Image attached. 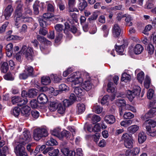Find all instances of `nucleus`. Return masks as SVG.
Here are the masks:
<instances>
[{
	"label": "nucleus",
	"instance_id": "30",
	"mask_svg": "<svg viewBox=\"0 0 156 156\" xmlns=\"http://www.w3.org/2000/svg\"><path fill=\"white\" fill-rule=\"evenodd\" d=\"M40 2L38 1H36L33 5V9L34 13L36 15H37L39 13V6Z\"/></svg>",
	"mask_w": 156,
	"mask_h": 156
},
{
	"label": "nucleus",
	"instance_id": "38",
	"mask_svg": "<svg viewBox=\"0 0 156 156\" xmlns=\"http://www.w3.org/2000/svg\"><path fill=\"white\" fill-rule=\"evenodd\" d=\"M147 50L149 54L152 55L154 51V47L152 44H149L147 46Z\"/></svg>",
	"mask_w": 156,
	"mask_h": 156
},
{
	"label": "nucleus",
	"instance_id": "11",
	"mask_svg": "<svg viewBox=\"0 0 156 156\" xmlns=\"http://www.w3.org/2000/svg\"><path fill=\"white\" fill-rule=\"evenodd\" d=\"M48 99L46 95L43 93L39 95L37 98L38 103L41 104H44L48 101Z\"/></svg>",
	"mask_w": 156,
	"mask_h": 156
},
{
	"label": "nucleus",
	"instance_id": "60",
	"mask_svg": "<svg viewBox=\"0 0 156 156\" xmlns=\"http://www.w3.org/2000/svg\"><path fill=\"white\" fill-rule=\"evenodd\" d=\"M92 120L94 122H98L101 120V118L99 115H95L93 116Z\"/></svg>",
	"mask_w": 156,
	"mask_h": 156
},
{
	"label": "nucleus",
	"instance_id": "58",
	"mask_svg": "<svg viewBox=\"0 0 156 156\" xmlns=\"http://www.w3.org/2000/svg\"><path fill=\"white\" fill-rule=\"evenodd\" d=\"M31 115L33 118L37 119L39 117V114L38 112L35 110H34L31 111Z\"/></svg>",
	"mask_w": 156,
	"mask_h": 156
},
{
	"label": "nucleus",
	"instance_id": "5",
	"mask_svg": "<svg viewBox=\"0 0 156 156\" xmlns=\"http://www.w3.org/2000/svg\"><path fill=\"white\" fill-rule=\"evenodd\" d=\"M122 139L124 141V145L127 148H130L133 147V140L127 133L124 134L122 137Z\"/></svg>",
	"mask_w": 156,
	"mask_h": 156
},
{
	"label": "nucleus",
	"instance_id": "33",
	"mask_svg": "<svg viewBox=\"0 0 156 156\" xmlns=\"http://www.w3.org/2000/svg\"><path fill=\"white\" fill-rule=\"evenodd\" d=\"M60 130L58 129H55L53 130L52 132V134L54 136H56L60 139H61V136Z\"/></svg>",
	"mask_w": 156,
	"mask_h": 156
},
{
	"label": "nucleus",
	"instance_id": "61",
	"mask_svg": "<svg viewBox=\"0 0 156 156\" xmlns=\"http://www.w3.org/2000/svg\"><path fill=\"white\" fill-rule=\"evenodd\" d=\"M153 94L154 90L151 89L149 90L147 94V98L149 99H151L153 96Z\"/></svg>",
	"mask_w": 156,
	"mask_h": 156
},
{
	"label": "nucleus",
	"instance_id": "16",
	"mask_svg": "<svg viewBox=\"0 0 156 156\" xmlns=\"http://www.w3.org/2000/svg\"><path fill=\"white\" fill-rule=\"evenodd\" d=\"M146 136L144 132H140L138 134V140L139 144L143 143L146 140Z\"/></svg>",
	"mask_w": 156,
	"mask_h": 156
},
{
	"label": "nucleus",
	"instance_id": "17",
	"mask_svg": "<svg viewBox=\"0 0 156 156\" xmlns=\"http://www.w3.org/2000/svg\"><path fill=\"white\" fill-rule=\"evenodd\" d=\"M105 121L108 124H112L115 122V118L112 115H108L106 116L104 118Z\"/></svg>",
	"mask_w": 156,
	"mask_h": 156
},
{
	"label": "nucleus",
	"instance_id": "25",
	"mask_svg": "<svg viewBox=\"0 0 156 156\" xmlns=\"http://www.w3.org/2000/svg\"><path fill=\"white\" fill-rule=\"evenodd\" d=\"M58 103L56 101L51 102L48 107L49 110L51 112H54L56 110Z\"/></svg>",
	"mask_w": 156,
	"mask_h": 156
},
{
	"label": "nucleus",
	"instance_id": "15",
	"mask_svg": "<svg viewBox=\"0 0 156 156\" xmlns=\"http://www.w3.org/2000/svg\"><path fill=\"white\" fill-rule=\"evenodd\" d=\"M144 50L143 46L140 44H137L134 47L133 50L135 54L138 55L140 54Z\"/></svg>",
	"mask_w": 156,
	"mask_h": 156
},
{
	"label": "nucleus",
	"instance_id": "22",
	"mask_svg": "<svg viewBox=\"0 0 156 156\" xmlns=\"http://www.w3.org/2000/svg\"><path fill=\"white\" fill-rule=\"evenodd\" d=\"M30 108L28 106L26 105L22 107L21 110V113L23 115L27 116L29 114Z\"/></svg>",
	"mask_w": 156,
	"mask_h": 156
},
{
	"label": "nucleus",
	"instance_id": "27",
	"mask_svg": "<svg viewBox=\"0 0 156 156\" xmlns=\"http://www.w3.org/2000/svg\"><path fill=\"white\" fill-rule=\"evenodd\" d=\"M41 83L44 85H47L51 83V80L48 76H43L41 79Z\"/></svg>",
	"mask_w": 156,
	"mask_h": 156
},
{
	"label": "nucleus",
	"instance_id": "50",
	"mask_svg": "<svg viewBox=\"0 0 156 156\" xmlns=\"http://www.w3.org/2000/svg\"><path fill=\"white\" fill-rule=\"evenodd\" d=\"M38 101L36 100L33 99L30 102V104L33 108H35L38 106Z\"/></svg>",
	"mask_w": 156,
	"mask_h": 156
},
{
	"label": "nucleus",
	"instance_id": "51",
	"mask_svg": "<svg viewBox=\"0 0 156 156\" xmlns=\"http://www.w3.org/2000/svg\"><path fill=\"white\" fill-rule=\"evenodd\" d=\"M20 109L17 107H15L13 109L12 113L15 117L17 116L20 114Z\"/></svg>",
	"mask_w": 156,
	"mask_h": 156
},
{
	"label": "nucleus",
	"instance_id": "37",
	"mask_svg": "<svg viewBox=\"0 0 156 156\" xmlns=\"http://www.w3.org/2000/svg\"><path fill=\"white\" fill-rule=\"evenodd\" d=\"M124 47L123 45L116 46L115 49L116 52L119 55H122L124 51Z\"/></svg>",
	"mask_w": 156,
	"mask_h": 156
},
{
	"label": "nucleus",
	"instance_id": "8",
	"mask_svg": "<svg viewBox=\"0 0 156 156\" xmlns=\"http://www.w3.org/2000/svg\"><path fill=\"white\" fill-rule=\"evenodd\" d=\"M140 92V88L138 87L137 90H134L133 91L128 90L126 93V95L130 101H131L136 95H138Z\"/></svg>",
	"mask_w": 156,
	"mask_h": 156
},
{
	"label": "nucleus",
	"instance_id": "52",
	"mask_svg": "<svg viewBox=\"0 0 156 156\" xmlns=\"http://www.w3.org/2000/svg\"><path fill=\"white\" fill-rule=\"evenodd\" d=\"M29 76V75H28L27 74L24 72V71L23 73L19 75V77L21 79H26Z\"/></svg>",
	"mask_w": 156,
	"mask_h": 156
},
{
	"label": "nucleus",
	"instance_id": "9",
	"mask_svg": "<svg viewBox=\"0 0 156 156\" xmlns=\"http://www.w3.org/2000/svg\"><path fill=\"white\" fill-rule=\"evenodd\" d=\"M154 115H156V108L151 109L144 115H142L141 116V119L143 120H146L153 117Z\"/></svg>",
	"mask_w": 156,
	"mask_h": 156
},
{
	"label": "nucleus",
	"instance_id": "48",
	"mask_svg": "<svg viewBox=\"0 0 156 156\" xmlns=\"http://www.w3.org/2000/svg\"><path fill=\"white\" fill-rule=\"evenodd\" d=\"M4 78L6 80H13L14 79V77L11 73H8L4 76Z\"/></svg>",
	"mask_w": 156,
	"mask_h": 156
},
{
	"label": "nucleus",
	"instance_id": "43",
	"mask_svg": "<svg viewBox=\"0 0 156 156\" xmlns=\"http://www.w3.org/2000/svg\"><path fill=\"white\" fill-rule=\"evenodd\" d=\"M50 151L48 154L51 156H56L59 152V151L58 149L53 150V148Z\"/></svg>",
	"mask_w": 156,
	"mask_h": 156
},
{
	"label": "nucleus",
	"instance_id": "10",
	"mask_svg": "<svg viewBox=\"0 0 156 156\" xmlns=\"http://www.w3.org/2000/svg\"><path fill=\"white\" fill-rule=\"evenodd\" d=\"M112 32L113 37H118L120 36L121 32V29L118 24H115L114 25L112 28Z\"/></svg>",
	"mask_w": 156,
	"mask_h": 156
},
{
	"label": "nucleus",
	"instance_id": "4",
	"mask_svg": "<svg viewBox=\"0 0 156 156\" xmlns=\"http://www.w3.org/2000/svg\"><path fill=\"white\" fill-rule=\"evenodd\" d=\"M33 134L34 139L38 140L42 137L48 136V133L45 128H38L34 130Z\"/></svg>",
	"mask_w": 156,
	"mask_h": 156
},
{
	"label": "nucleus",
	"instance_id": "46",
	"mask_svg": "<svg viewBox=\"0 0 156 156\" xmlns=\"http://www.w3.org/2000/svg\"><path fill=\"white\" fill-rule=\"evenodd\" d=\"M116 103L117 105L121 106L125 105L126 101L123 98H119L116 100Z\"/></svg>",
	"mask_w": 156,
	"mask_h": 156
},
{
	"label": "nucleus",
	"instance_id": "54",
	"mask_svg": "<svg viewBox=\"0 0 156 156\" xmlns=\"http://www.w3.org/2000/svg\"><path fill=\"white\" fill-rule=\"evenodd\" d=\"M109 97L108 96L106 95L102 99L101 103V104L104 105L106 104L108 101V99Z\"/></svg>",
	"mask_w": 156,
	"mask_h": 156
},
{
	"label": "nucleus",
	"instance_id": "45",
	"mask_svg": "<svg viewBox=\"0 0 156 156\" xmlns=\"http://www.w3.org/2000/svg\"><path fill=\"white\" fill-rule=\"evenodd\" d=\"M144 78V73L143 72H141L138 73L137 75V78L140 83L142 82Z\"/></svg>",
	"mask_w": 156,
	"mask_h": 156
},
{
	"label": "nucleus",
	"instance_id": "56",
	"mask_svg": "<svg viewBox=\"0 0 156 156\" xmlns=\"http://www.w3.org/2000/svg\"><path fill=\"white\" fill-rule=\"evenodd\" d=\"M133 154L134 155H136L139 153L140 151V149L139 147H136L133 148L132 150H130Z\"/></svg>",
	"mask_w": 156,
	"mask_h": 156
},
{
	"label": "nucleus",
	"instance_id": "1",
	"mask_svg": "<svg viewBox=\"0 0 156 156\" xmlns=\"http://www.w3.org/2000/svg\"><path fill=\"white\" fill-rule=\"evenodd\" d=\"M23 141H20L14 149V152L17 156H27L25 148L23 145H25L30 140L31 136L28 131H24L23 133Z\"/></svg>",
	"mask_w": 156,
	"mask_h": 156
},
{
	"label": "nucleus",
	"instance_id": "20",
	"mask_svg": "<svg viewBox=\"0 0 156 156\" xmlns=\"http://www.w3.org/2000/svg\"><path fill=\"white\" fill-rule=\"evenodd\" d=\"M38 92V90L35 89H32L30 90L27 92L28 97L30 98H34Z\"/></svg>",
	"mask_w": 156,
	"mask_h": 156
},
{
	"label": "nucleus",
	"instance_id": "7",
	"mask_svg": "<svg viewBox=\"0 0 156 156\" xmlns=\"http://www.w3.org/2000/svg\"><path fill=\"white\" fill-rule=\"evenodd\" d=\"M11 101L13 104L18 103L17 105L18 106H21L26 104L27 101V99H23L19 97L15 96L12 98Z\"/></svg>",
	"mask_w": 156,
	"mask_h": 156
},
{
	"label": "nucleus",
	"instance_id": "12",
	"mask_svg": "<svg viewBox=\"0 0 156 156\" xmlns=\"http://www.w3.org/2000/svg\"><path fill=\"white\" fill-rule=\"evenodd\" d=\"M72 134V135L71 136L68 131L66 130H63L61 133V137H62L61 140L62 139V138L64 137H65L68 139L73 140L74 139V134Z\"/></svg>",
	"mask_w": 156,
	"mask_h": 156
},
{
	"label": "nucleus",
	"instance_id": "3",
	"mask_svg": "<svg viewBox=\"0 0 156 156\" xmlns=\"http://www.w3.org/2000/svg\"><path fill=\"white\" fill-rule=\"evenodd\" d=\"M146 127L147 134L150 136H156V130H151V127H154L156 126V122L152 120H148L145 121L143 124Z\"/></svg>",
	"mask_w": 156,
	"mask_h": 156
},
{
	"label": "nucleus",
	"instance_id": "55",
	"mask_svg": "<svg viewBox=\"0 0 156 156\" xmlns=\"http://www.w3.org/2000/svg\"><path fill=\"white\" fill-rule=\"evenodd\" d=\"M9 24L8 22H5L0 27V32L2 33L5 30L6 28L7 27Z\"/></svg>",
	"mask_w": 156,
	"mask_h": 156
},
{
	"label": "nucleus",
	"instance_id": "31",
	"mask_svg": "<svg viewBox=\"0 0 156 156\" xmlns=\"http://www.w3.org/2000/svg\"><path fill=\"white\" fill-rule=\"evenodd\" d=\"M115 86L114 85L113 83L109 82L108 84L107 91L109 92H113L115 90Z\"/></svg>",
	"mask_w": 156,
	"mask_h": 156
},
{
	"label": "nucleus",
	"instance_id": "19",
	"mask_svg": "<svg viewBox=\"0 0 156 156\" xmlns=\"http://www.w3.org/2000/svg\"><path fill=\"white\" fill-rule=\"evenodd\" d=\"M92 84L89 81H87L84 82L82 85V87L84 90L88 91L91 89L92 87Z\"/></svg>",
	"mask_w": 156,
	"mask_h": 156
},
{
	"label": "nucleus",
	"instance_id": "57",
	"mask_svg": "<svg viewBox=\"0 0 156 156\" xmlns=\"http://www.w3.org/2000/svg\"><path fill=\"white\" fill-rule=\"evenodd\" d=\"M52 15L49 13H45L43 15V19L48 21L47 19L51 18L52 17Z\"/></svg>",
	"mask_w": 156,
	"mask_h": 156
},
{
	"label": "nucleus",
	"instance_id": "13",
	"mask_svg": "<svg viewBox=\"0 0 156 156\" xmlns=\"http://www.w3.org/2000/svg\"><path fill=\"white\" fill-rule=\"evenodd\" d=\"M13 11V9L11 5H8L6 7L4 13V15L6 19L8 20L9 18Z\"/></svg>",
	"mask_w": 156,
	"mask_h": 156
},
{
	"label": "nucleus",
	"instance_id": "26",
	"mask_svg": "<svg viewBox=\"0 0 156 156\" xmlns=\"http://www.w3.org/2000/svg\"><path fill=\"white\" fill-rule=\"evenodd\" d=\"M131 77L130 75L124 73L122 75L121 80L122 81L127 82L130 80Z\"/></svg>",
	"mask_w": 156,
	"mask_h": 156
},
{
	"label": "nucleus",
	"instance_id": "59",
	"mask_svg": "<svg viewBox=\"0 0 156 156\" xmlns=\"http://www.w3.org/2000/svg\"><path fill=\"white\" fill-rule=\"evenodd\" d=\"M125 106L126 110L131 111L133 112H136V109L133 107L129 105H125Z\"/></svg>",
	"mask_w": 156,
	"mask_h": 156
},
{
	"label": "nucleus",
	"instance_id": "42",
	"mask_svg": "<svg viewBox=\"0 0 156 156\" xmlns=\"http://www.w3.org/2000/svg\"><path fill=\"white\" fill-rule=\"evenodd\" d=\"M23 18L14 17V24L17 28H18L20 26Z\"/></svg>",
	"mask_w": 156,
	"mask_h": 156
},
{
	"label": "nucleus",
	"instance_id": "14",
	"mask_svg": "<svg viewBox=\"0 0 156 156\" xmlns=\"http://www.w3.org/2000/svg\"><path fill=\"white\" fill-rule=\"evenodd\" d=\"M75 88L74 92L78 96H83L85 94V90L82 86H77Z\"/></svg>",
	"mask_w": 156,
	"mask_h": 156
},
{
	"label": "nucleus",
	"instance_id": "18",
	"mask_svg": "<svg viewBox=\"0 0 156 156\" xmlns=\"http://www.w3.org/2000/svg\"><path fill=\"white\" fill-rule=\"evenodd\" d=\"M24 72H26L29 76L33 75L34 73L33 68L31 66H26L25 67Z\"/></svg>",
	"mask_w": 156,
	"mask_h": 156
},
{
	"label": "nucleus",
	"instance_id": "49",
	"mask_svg": "<svg viewBox=\"0 0 156 156\" xmlns=\"http://www.w3.org/2000/svg\"><path fill=\"white\" fill-rule=\"evenodd\" d=\"M40 25L41 27H42L43 28L45 27L47 25V21L43 19V18L40 19L39 20Z\"/></svg>",
	"mask_w": 156,
	"mask_h": 156
},
{
	"label": "nucleus",
	"instance_id": "2",
	"mask_svg": "<svg viewBox=\"0 0 156 156\" xmlns=\"http://www.w3.org/2000/svg\"><path fill=\"white\" fill-rule=\"evenodd\" d=\"M88 77V74L87 72H76L71 74L67 79V81L71 82V86L74 87L80 85L83 81V79Z\"/></svg>",
	"mask_w": 156,
	"mask_h": 156
},
{
	"label": "nucleus",
	"instance_id": "21",
	"mask_svg": "<svg viewBox=\"0 0 156 156\" xmlns=\"http://www.w3.org/2000/svg\"><path fill=\"white\" fill-rule=\"evenodd\" d=\"M87 2L85 0H80L79 1L78 8L81 11L83 10L87 6Z\"/></svg>",
	"mask_w": 156,
	"mask_h": 156
},
{
	"label": "nucleus",
	"instance_id": "35",
	"mask_svg": "<svg viewBox=\"0 0 156 156\" xmlns=\"http://www.w3.org/2000/svg\"><path fill=\"white\" fill-rule=\"evenodd\" d=\"M102 111V108L98 105L94 106L92 108V111L96 113L99 114Z\"/></svg>",
	"mask_w": 156,
	"mask_h": 156
},
{
	"label": "nucleus",
	"instance_id": "23",
	"mask_svg": "<svg viewBox=\"0 0 156 156\" xmlns=\"http://www.w3.org/2000/svg\"><path fill=\"white\" fill-rule=\"evenodd\" d=\"M139 129V127L138 126L133 125L128 127L127 130L129 133L134 134Z\"/></svg>",
	"mask_w": 156,
	"mask_h": 156
},
{
	"label": "nucleus",
	"instance_id": "40",
	"mask_svg": "<svg viewBox=\"0 0 156 156\" xmlns=\"http://www.w3.org/2000/svg\"><path fill=\"white\" fill-rule=\"evenodd\" d=\"M134 116L133 114L130 112H126L123 115V117L125 119H130Z\"/></svg>",
	"mask_w": 156,
	"mask_h": 156
},
{
	"label": "nucleus",
	"instance_id": "47",
	"mask_svg": "<svg viewBox=\"0 0 156 156\" xmlns=\"http://www.w3.org/2000/svg\"><path fill=\"white\" fill-rule=\"evenodd\" d=\"M23 17L24 16H22V11L18 10V9H16L15 12L14 17L23 18Z\"/></svg>",
	"mask_w": 156,
	"mask_h": 156
},
{
	"label": "nucleus",
	"instance_id": "29",
	"mask_svg": "<svg viewBox=\"0 0 156 156\" xmlns=\"http://www.w3.org/2000/svg\"><path fill=\"white\" fill-rule=\"evenodd\" d=\"M37 39L41 42L45 44H50V42L48 40L44 37L38 35H37Z\"/></svg>",
	"mask_w": 156,
	"mask_h": 156
},
{
	"label": "nucleus",
	"instance_id": "34",
	"mask_svg": "<svg viewBox=\"0 0 156 156\" xmlns=\"http://www.w3.org/2000/svg\"><path fill=\"white\" fill-rule=\"evenodd\" d=\"M132 122L131 120H123L121 122L120 125L122 126L126 127L130 125Z\"/></svg>",
	"mask_w": 156,
	"mask_h": 156
},
{
	"label": "nucleus",
	"instance_id": "36",
	"mask_svg": "<svg viewBox=\"0 0 156 156\" xmlns=\"http://www.w3.org/2000/svg\"><path fill=\"white\" fill-rule=\"evenodd\" d=\"M51 77L52 80H53L55 83H58L61 80V76H57L56 74H52L51 75Z\"/></svg>",
	"mask_w": 156,
	"mask_h": 156
},
{
	"label": "nucleus",
	"instance_id": "28",
	"mask_svg": "<svg viewBox=\"0 0 156 156\" xmlns=\"http://www.w3.org/2000/svg\"><path fill=\"white\" fill-rule=\"evenodd\" d=\"M57 109L58 113L61 114L64 113L65 107L61 103H58Z\"/></svg>",
	"mask_w": 156,
	"mask_h": 156
},
{
	"label": "nucleus",
	"instance_id": "24",
	"mask_svg": "<svg viewBox=\"0 0 156 156\" xmlns=\"http://www.w3.org/2000/svg\"><path fill=\"white\" fill-rule=\"evenodd\" d=\"M85 110V105L82 103H79L77 105V111L78 114L83 113Z\"/></svg>",
	"mask_w": 156,
	"mask_h": 156
},
{
	"label": "nucleus",
	"instance_id": "44",
	"mask_svg": "<svg viewBox=\"0 0 156 156\" xmlns=\"http://www.w3.org/2000/svg\"><path fill=\"white\" fill-rule=\"evenodd\" d=\"M55 29L56 31L58 32H61L62 30H64V27L61 24H57L55 27Z\"/></svg>",
	"mask_w": 156,
	"mask_h": 156
},
{
	"label": "nucleus",
	"instance_id": "53",
	"mask_svg": "<svg viewBox=\"0 0 156 156\" xmlns=\"http://www.w3.org/2000/svg\"><path fill=\"white\" fill-rule=\"evenodd\" d=\"M154 4V0H148L147 5V7L148 9L152 8Z\"/></svg>",
	"mask_w": 156,
	"mask_h": 156
},
{
	"label": "nucleus",
	"instance_id": "64",
	"mask_svg": "<svg viewBox=\"0 0 156 156\" xmlns=\"http://www.w3.org/2000/svg\"><path fill=\"white\" fill-rule=\"evenodd\" d=\"M100 136V134L99 133H96L94 135H93L94 140L95 142H97L99 140Z\"/></svg>",
	"mask_w": 156,
	"mask_h": 156
},
{
	"label": "nucleus",
	"instance_id": "41",
	"mask_svg": "<svg viewBox=\"0 0 156 156\" xmlns=\"http://www.w3.org/2000/svg\"><path fill=\"white\" fill-rule=\"evenodd\" d=\"M151 83V79L148 76H146L144 81L145 87L147 89L149 88Z\"/></svg>",
	"mask_w": 156,
	"mask_h": 156
},
{
	"label": "nucleus",
	"instance_id": "39",
	"mask_svg": "<svg viewBox=\"0 0 156 156\" xmlns=\"http://www.w3.org/2000/svg\"><path fill=\"white\" fill-rule=\"evenodd\" d=\"M9 69V66L7 62H4L2 64L1 67L2 71L4 73L6 72Z\"/></svg>",
	"mask_w": 156,
	"mask_h": 156
},
{
	"label": "nucleus",
	"instance_id": "6",
	"mask_svg": "<svg viewBox=\"0 0 156 156\" xmlns=\"http://www.w3.org/2000/svg\"><path fill=\"white\" fill-rule=\"evenodd\" d=\"M20 52L23 53L26 57L30 58L33 55V52L32 48L30 47H27L26 45H23L20 50Z\"/></svg>",
	"mask_w": 156,
	"mask_h": 156
},
{
	"label": "nucleus",
	"instance_id": "63",
	"mask_svg": "<svg viewBox=\"0 0 156 156\" xmlns=\"http://www.w3.org/2000/svg\"><path fill=\"white\" fill-rule=\"evenodd\" d=\"M101 129V126L98 123L94 125V127L93 128L92 131L94 132L98 131H100Z\"/></svg>",
	"mask_w": 156,
	"mask_h": 156
},
{
	"label": "nucleus",
	"instance_id": "62",
	"mask_svg": "<svg viewBox=\"0 0 156 156\" xmlns=\"http://www.w3.org/2000/svg\"><path fill=\"white\" fill-rule=\"evenodd\" d=\"M63 105L65 107L69 106L72 104V102L70 100L66 99L63 101Z\"/></svg>",
	"mask_w": 156,
	"mask_h": 156
},
{
	"label": "nucleus",
	"instance_id": "32",
	"mask_svg": "<svg viewBox=\"0 0 156 156\" xmlns=\"http://www.w3.org/2000/svg\"><path fill=\"white\" fill-rule=\"evenodd\" d=\"M47 145L54 146L58 145L57 141L52 138H51L50 139L48 140L46 143Z\"/></svg>",
	"mask_w": 156,
	"mask_h": 156
}]
</instances>
